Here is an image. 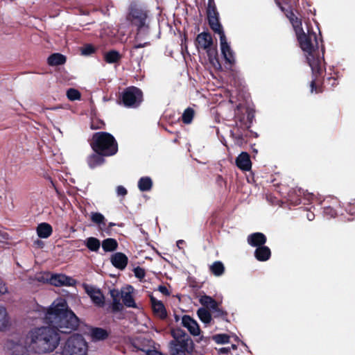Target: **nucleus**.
Instances as JSON below:
<instances>
[{"instance_id":"obj_1","label":"nucleus","mask_w":355,"mask_h":355,"mask_svg":"<svg viewBox=\"0 0 355 355\" xmlns=\"http://www.w3.org/2000/svg\"><path fill=\"white\" fill-rule=\"evenodd\" d=\"M296 37L300 47L306 53L307 62L312 71L313 79L310 84L311 92L321 93L322 89L320 86L316 85V81L323 71L322 62L324 60V54L325 51L324 46L322 44L323 42L321 40L322 55H320L317 35L313 30H309L307 33L304 31L297 34Z\"/></svg>"},{"instance_id":"obj_2","label":"nucleus","mask_w":355,"mask_h":355,"mask_svg":"<svg viewBox=\"0 0 355 355\" xmlns=\"http://www.w3.org/2000/svg\"><path fill=\"white\" fill-rule=\"evenodd\" d=\"M44 322L57 332L69 334L78 329L80 320L69 307L65 299L59 297L47 309Z\"/></svg>"},{"instance_id":"obj_3","label":"nucleus","mask_w":355,"mask_h":355,"mask_svg":"<svg viewBox=\"0 0 355 355\" xmlns=\"http://www.w3.org/2000/svg\"><path fill=\"white\" fill-rule=\"evenodd\" d=\"M60 337L52 327H35L28 331L25 343L37 354L53 352L59 345Z\"/></svg>"},{"instance_id":"obj_4","label":"nucleus","mask_w":355,"mask_h":355,"mask_svg":"<svg viewBox=\"0 0 355 355\" xmlns=\"http://www.w3.org/2000/svg\"><path fill=\"white\" fill-rule=\"evenodd\" d=\"M207 17L210 28L219 35L222 55L225 59V67L232 70L235 64L234 53L227 43L223 26L219 21V13L216 7L207 9Z\"/></svg>"},{"instance_id":"obj_5","label":"nucleus","mask_w":355,"mask_h":355,"mask_svg":"<svg viewBox=\"0 0 355 355\" xmlns=\"http://www.w3.org/2000/svg\"><path fill=\"white\" fill-rule=\"evenodd\" d=\"M89 141L92 150H97L108 157L115 155L119 150L117 141L107 132L94 133Z\"/></svg>"},{"instance_id":"obj_6","label":"nucleus","mask_w":355,"mask_h":355,"mask_svg":"<svg viewBox=\"0 0 355 355\" xmlns=\"http://www.w3.org/2000/svg\"><path fill=\"white\" fill-rule=\"evenodd\" d=\"M128 19L137 27L136 40H142L150 32L148 11L137 6H131L128 14Z\"/></svg>"},{"instance_id":"obj_7","label":"nucleus","mask_w":355,"mask_h":355,"mask_svg":"<svg viewBox=\"0 0 355 355\" xmlns=\"http://www.w3.org/2000/svg\"><path fill=\"white\" fill-rule=\"evenodd\" d=\"M171 336L173 338L170 343L171 355H186L193 352V340L184 331L180 328L172 329Z\"/></svg>"},{"instance_id":"obj_8","label":"nucleus","mask_w":355,"mask_h":355,"mask_svg":"<svg viewBox=\"0 0 355 355\" xmlns=\"http://www.w3.org/2000/svg\"><path fill=\"white\" fill-rule=\"evenodd\" d=\"M235 126L230 131L231 137L233 138L236 145L242 146L247 144L248 137L250 136V132L245 128L246 112L245 108L242 110L240 106H237L234 114Z\"/></svg>"},{"instance_id":"obj_9","label":"nucleus","mask_w":355,"mask_h":355,"mask_svg":"<svg viewBox=\"0 0 355 355\" xmlns=\"http://www.w3.org/2000/svg\"><path fill=\"white\" fill-rule=\"evenodd\" d=\"M120 101L126 107L137 108L144 101L143 92L135 86L128 87L121 94Z\"/></svg>"},{"instance_id":"obj_10","label":"nucleus","mask_w":355,"mask_h":355,"mask_svg":"<svg viewBox=\"0 0 355 355\" xmlns=\"http://www.w3.org/2000/svg\"><path fill=\"white\" fill-rule=\"evenodd\" d=\"M91 220L96 225H98L99 230L102 232H105L106 235H112V228L116 225L122 227L123 224H116L115 223L110 222L106 223V219L105 216L99 212H92L91 213Z\"/></svg>"},{"instance_id":"obj_11","label":"nucleus","mask_w":355,"mask_h":355,"mask_svg":"<svg viewBox=\"0 0 355 355\" xmlns=\"http://www.w3.org/2000/svg\"><path fill=\"white\" fill-rule=\"evenodd\" d=\"M4 347L11 352V355H28V352L31 350L25 343V338H21L17 341L8 340Z\"/></svg>"},{"instance_id":"obj_12","label":"nucleus","mask_w":355,"mask_h":355,"mask_svg":"<svg viewBox=\"0 0 355 355\" xmlns=\"http://www.w3.org/2000/svg\"><path fill=\"white\" fill-rule=\"evenodd\" d=\"M194 43L198 51H206L213 46V38L210 33L204 31L197 35Z\"/></svg>"},{"instance_id":"obj_13","label":"nucleus","mask_w":355,"mask_h":355,"mask_svg":"<svg viewBox=\"0 0 355 355\" xmlns=\"http://www.w3.org/2000/svg\"><path fill=\"white\" fill-rule=\"evenodd\" d=\"M49 282L55 286H73L76 284L75 279L63 274L52 275Z\"/></svg>"},{"instance_id":"obj_14","label":"nucleus","mask_w":355,"mask_h":355,"mask_svg":"<svg viewBox=\"0 0 355 355\" xmlns=\"http://www.w3.org/2000/svg\"><path fill=\"white\" fill-rule=\"evenodd\" d=\"M93 151L94 153L87 157V163L89 167L92 169L104 164L105 162V157H107L106 155H104L97 150Z\"/></svg>"},{"instance_id":"obj_15","label":"nucleus","mask_w":355,"mask_h":355,"mask_svg":"<svg viewBox=\"0 0 355 355\" xmlns=\"http://www.w3.org/2000/svg\"><path fill=\"white\" fill-rule=\"evenodd\" d=\"M182 325L187 328L193 336H198L200 332L198 322L190 315H184L182 318Z\"/></svg>"},{"instance_id":"obj_16","label":"nucleus","mask_w":355,"mask_h":355,"mask_svg":"<svg viewBox=\"0 0 355 355\" xmlns=\"http://www.w3.org/2000/svg\"><path fill=\"white\" fill-rule=\"evenodd\" d=\"M150 301L154 313L162 320L166 319L167 317V311L163 302L157 300L153 295L150 297Z\"/></svg>"},{"instance_id":"obj_17","label":"nucleus","mask_w":355,"mask_h":355,"mask_svg":"<svg viewBox=\"0 0 355 355\" xmlns=\"http://www.w3.org/2000/svg\"><path fill=\"white\" fill-rule=\"evenodd\" d=\"M86 293L96 306L100 307L104 306L105 297L100 289H96L94 287H87Z\"/></svg>"},{"instance_id":"obj_18","label":"nucleus","mask_w":355,"mask_h":355,"mask_svg":"<svg viewBox=\"0 0 355 355\" xmlns=\"http://www.w3.org/2000/svg\"><path fill=\"white\" fill-rule=\"evenodd\" d=\"M110 261L116 268L123 270L128 265V258L123 252H116L112 255Z\"/></svg>"},{"instance_id":"obj_19","label":"nucleus","mask_w":355,"mask_h":355,"mask_svg":"<svg viewBox=\"0 0 355 355\" xmlns=\"http://www.w3.org/2000/svg\"><path fill=\"white\" fill-rule=\"evenodd\" d=\"M110 332L101 327H92L89 330V336L92 341H103L106 340Z\"/></svg>"},{"instance_id":"obj_20","label":"nucleus","mask_w":355,"mask_h":355,"mask_svg":"<svg viewBox=\"0 0 355 355\" xmlns=\"http://www.w3.org/2000/svg\"><path fill=\"white\" fill-rule=\"evenodd\" d=\"M236 164L239 168L244 171L251 169L252 162L250 155L246 152H242L236 159Z\"/></svg>"},{"instance_id":"obj_21","label":"nucleus","mask_w":355,"mask_h":355,"mask_svg":"<svg viewBox=\"0 0 355 355\" xmlns=\"http://www.w3.org/2000/svg\"><path fill=\"white\" fill-rule=\"evenodd\" d=\"M248 243L252 247H261L266 243L267 238L264 234L255 232L250 234L247 239Z\"/></svg>"},{"instance_id":"obj_22","label":"nucleus","mask_w":355,"mask_h":355,"mask_svg":"<svg viewBox=\"0 0 355 355\" xmlns=\"http://www.w3.org/2000/svg\"><path fill=\"white\" fill-rule=\"evenodd\" d=\"M110 294L112 299V311L114 313H116L122 311L123 309V306L120 302V298H121V292H120L118 289L113 288L110 291Z\"/></svg>"},{"instance_id":"obj_23","label":"nucleus","mask_w":355,"mask_h":355,"mask_svg":"<svg viewBox=\"0 0 355 355\" xmlns=\"http://www.w3.org/2000/svg\"><path fill=\"white\" fill-rule=\"evenodd\" d=\"M209 61L210 64L216 69H221L222 66L220 64L217 49L216 47L211 46V48L207 49L206 51Z\"/></svg>"},{"instance_id":"obj_24","label":"nucleus","mask_w":355,"mask_h":355,"mask_svg":"<svg viewBox=\"0 0 355 355\" xmlns=\"http://www.w3.org/2000/svg\"><path fill=\"white\" fill-rule=\"evenodd\" d=\"M270 249L266 245L257 248L254 251V257L259 261H266L270 259Z\"/></svg>"},{"instance_id":"obj_25","label":"nucleus","mask_w":355,"mask_h":355,"mask_svg":"<svg viewBox=\"0 0 355 355\" xmlns=\"http://www.w3.org/2000/svg\"><path fill=\"white\" fill-rule=\"evenodd\" d=\"M52 232L53 228L51 225L46 223H42L37 227V234L42 239L49 238L52 234Z\"/></svg>"},{"instance_id":"obj_26","label":"nucleus","mask_w":355,"mask_h":355,"mask_svg":"<svg viewBox=\"0 0 355 355\" xmlns=\"http://www.w3.org/2000/svg\"><path fill=\"white\" fill-rule=\"evenodd\" d=\"M66 57L59 53H55L49 55L47 59V63L49 66H58L64 64L66 62Z\"/></svg>"},{"instance_id":"obj_27","label":"nucleus","mask_w":355,"mask_h":355,"mask_svg":"<svg viewBox=\"0 0 355 355\" xmlns=\"http://www.w3.org/2000/svg\"><path fill=\"white\" fill-rule=\"evenodd\" d=\"M104 60L108 64H115L120 62L122 55L116 50H110L104 53Z\"/></svg>"},{"instance_id":"obj_28","label":"nucleus","mask_w":355,"mask_h":355,"mask_svg":"<svg viewBox=\"0 0 355 355\" xmlns=\"http://www.w3.org/2000/svg\"><path fill=\"white\" fill-rule=\"evenodd\" d=\"M10 325V318L6 309L0 306V331H5Z\"/></svg>"},{"instance_id":"obj_29","label":"nucleus","mask_w":355,"mask_h":355,"mask_svg":"<svg viewBox=\"0 0 355 355\" xmlns=\"http://www.w3.org/2000/svg\"><path fill=\"white\" fill-rule=\"evenodd\" d=\"M153 187V181L150 177L141 178L138 181V188L141 191H148Z\"/></svg>"},{"instance_id":"obj_30","label":"nucleus","mask_w":355,"mask_h":355,"mask_svg":"<svg viewBox=\"0 0 355 355\" xmlns=\"http://www.w3.org/2000/svg\"><path fill=\"white\" fill-rule=\"evenodd\" d=\"M102 248L105 252H113L118 248V242L116 239L108 238L103 241Z\"/></svg>"},{"instance_id":"obj_31","label":"nucleus","mask_w":355,"mask_h":355,"mask_svg":"<svg viewBox=\"0 0 355 355\" xmlns=\"http://www.w3.org/2000/svg\"><path fill=\"white\" fill-rule=\"evenodd\" d=\"M123 304L127 307L136 308L137 304L130 291H121Z\"/></svg>"},{"instance_id":"obj_32","label":"nucleus","mask_w":355,"mask_h":355,"mask_svg":"<svg viewBox=\"0 0 355 355\" xmlns=\"http://www.w3.org/2000/svg\"><path fill=\"white\" fill-rule=\"evenodd\" d=\"M86 247L92 252H97L101 246V242L99 239L95 237H89L85 241Z\"/></svg>"},{"instance_id":"obj_33","label":"nucleus","mask_w":355,"mask_h":355,"mask_svg":"<svg viewBox=\"0 0 355 355\" xmlns=\"http://www.w3.org/2000/svg\"><path fill=\"white\" fill-rule=\"evenodd\" d=\"M211 272L215 276H221L225 272V267L221 261H216L209 267Z\"/></svg>"},{"instance_id":"obj_34","label":"nucleus","mask_w":355,"mask_h":355,"mask_svg":"<svg viewBox=\"0 0 355 355\" xmlns=\"http://www.w3.org/2000/svg\"><path fill=\"white\" fill-rule=\"evenodd\" d=\"M200 302L202 305L209 307L212 311L217 308L218 302L209 295H203L200 298Z\"/></svg>"},{"instance_id":"obj_35","label":"nucleus","mask_w":355,"mask_h":355,"mask_svg":"<svg viewBox=\"0 0 355 355\" xmlns=\"http://www.w3.org/2000/svg\"><path fill=\"white\" fill-rule=\"evenodd\" d=\"M197 315L199 319L205 324H209L211 320V315L210 312L205 308L198 309L197 311Z\"/></svg>"},{"instance_id":"obj_36","label":"nucleus","mask_w":355,"mask_h":355,"mask_svg":"<svg viewBox=\"0 0 355 355\" xmlns=\"http://www.w3.org/2000/svg\"><path fill=\"white\" fill-rule=\"evenodd\" d=\"M194 110L190 107H187L182 115V121L185 124H189L192 122L194 117Z\"/></svg>"},{"instance_id":"obj_37","label":"nucleus","mask_w":355,"mask_h":355,"mask_svg":"<svg viewBox=\"0 0 355 355\" xmlns=\"http://www.w3.org/2000/svg\"><path fill=\"white\" fill-rule=\"evenodd\" d=\"M290 22L293 26L296 35L304 32V29L302 28V21L300 18L295 17V19H293V20Z\"/></svg>"},{"instance_id":"obj_38","label":"nucleus","mask_w":355,"mask_h":355,"mask_svg":"<svg viewBox=\"0 0 355 355\" xmlns=\"http://www.w3.org/2000/svg\"><path fill=\"white\" fill-rule=\"evenodd\" d=\"M67 96L70 101L79 100L81 98L80 92L74 88H69L67 91Z\"/></svg>"},{"instance_id":"obj_39","label":"nucleus","mask_w":355,"mask_h":355,"mask_svg":"<svg viewBox=\"0 0 355 355\" xmlns=\"http://www.w3.org/2000/svg\"><path fill=\"white\" fill-rule=\"evenodd\" d=\"M245 112H246L245 128H247V130H248L252 124L253 119L254 118V112L248 107H245Z\"/></svg>"},{"instance_id":"obj_40","label":"nucleus","mask_w":355,"mask_h":355,"mask_svg":"<svg viewBox=\"0 0 355 355\" xmlns=\"http://www.w3.org/2000/svg\"><path fill=\"white\" fill-rule=\"evenodd\" d=\"M213 340L218 344H227L230 342V336L225 334H216L213 336Z\"/></svg>"},{"instance_id":"obj_41","label":"nucleus","mask_w":355,"mask_h":355,"mask_svg":"<svg viewBox=\"0 0 355 355\" xmlns=\"http://www.w3.org/2000/svg\"><path fill=\"white\" fill-rule=\"evenodd\" d=\"M95 52L96 48L91 44H86L81 49V53L84 55H90Z\"/></svg>"},{"instance_id":"obj_42","label":"nucleus","mask_w":355,"mask_h":355,"mask_svg":"<svg viewBox=\"0 0 355 355\" xmlns=\"http://www.w3.org/2000/svg\"><path fill=\"white\" fill-rule=\"evenodd\" d=\"M213 311L215 313V318H222L223 320L227 321V312L220 309L218 307V304L217 305V308H216V309H214Z\"/></svg>"},{"instance_id":"obj_43","label":"nucleus","mask_w":355,"mask_h":355,"mask_svg":"<svg viewBox=\"0 0 355 355\" xmlns=\"http://www.w3.org/2000/svg\"><path fill=\"white\" fill-rule=\"evenodd\" d=\"M105 125V123L101 120H92L90 123V128L92 130L103 129Z\"/></svg>"},{"instance_id":"obj_44","label":"nucleus","mask_w":355,"mask_h":355,"mask_svg":"<svg viewBox=\"0 0 355 355\" xmlns=\"http://www.w3.org/2000/svg\"><path fill=\"white\" fill-rule=\"evenodd\" d=\"M134 273L135 277L139 279H144L146 275L145 270L139 266L134 268Z\"/></svg>"},{"instance_id":"obj_45","label":"nucleus","mask_w":355,"mask_h":355,"mask_svg":"<svg viewBox=\"0 0 355 355\" xmlns=\"http://www.w3.org/2000/svg\"><path fill=\"white\" fill-rule=\"evenodd\" d=\"M324 214L328 218H334L336 216V211L331 207H327L324 208Z\"/></svg>"},{"instance_id":"obj_46","label":"nucleus","mask_w":355,"mask_h":355,"mask_svg":"<svg viewBox=\"0 0 355 355\" xmlns=\"http://www.w3.org/2000/svg\"><path fill=\"white\" fill-rule=\"evenodd\" d=\"M116 193L118 196H125L127 194L128 191L124 187L118 186L116 187Z\"/></svg>"},{"instance_id":"obj_47","label":"nucleus","mask_w":355,"mask_h":355,"mask_svg":"<svg viewBox=\"0 0 355 355\" xmlns=\"http://www.w3.org/2000/svg\"><path fill=\"white\" fill-rule=\"evenodd\" d=\"M286 17L289 19L290 21L293 20V19H295V17H297L291 8H290L288 10H286V12H285Z\"/></svg>"},{"instance_id":"obj_48","label":"nucleus","mask_w":355,"mask_h":355,"mask_svg":"<svg viewBox=\"0 0 355 355\" xmlns=\"http://www.w3.org/2000/svg\"><path fill=\"white\" fill-rule=\"evenodd\" d=\"M8 292V288L4 282L0 279V295L5 294Z\"/></svg>"},{"instance_id":"obj_49","label":"nucleus","mask_w":355,"mask_h":355,"mask_svg":"<svg viewBox=\"0 0 355 355\" xmlns=\"http://www.w3.org/2000/svg\"><path fill=\"white\" fill-rule=\"evenodd\" d=\"M149 45H150V42H144V43L136 44H135L132 46V49L130 50V53H132V50L140 49V48H144V47H146V46H149Z\"/></svg>"},{"instance_id":"obj_50","label":"nucleus","mask_w":355,"mask_h":355,"mask_svg":"<svg viewBox=\"0 0 355 355\" xmlns=\"http://www.w3.org/2000/svg\"><path fill=\"white\" fill-rule=\"evenodd\" d=\"M158 291L162 293L163 295H166V296H168L170 295V292L168 290V288H166V286H164V285H159L158 286Z\"/></svg>"},{"instance_id":"obj_51","label":"nucleus","mask_w":355,"mask_h":355,"mask_svg":"<svg viewBox=\"0 0 355 355\" xmlns=\"http://www.w3.org/2000/svg\"><path fill=\"white\" fill-rule=\"evenodd\" d=\"M345 209L350 215H355V205L349 204L346 207Z\"/></svg>"},{"instance_id":"obj_52","label":"nucleus","mask_w":355,"mask_h":355,"mask_svg":"<svg viewBox=\"0 0 355 355\" xmlns=\"http://www.w3.org/2000/svg\"><path fill=\"white\" fill-rule=\"evenodd\" d=\"M328 84L331 85L332 87H335L338 85V80L335 77H329L327 78Z\"/></svg>"},{"instance_id":"obj_53","label":"nucleus","mask_w":355,"mask_h":355,"mask_svg":"<svg viewBox=\"0 0 355 355\" xmlns=\"http://www.w3.org/2000/svg\"><path fill=\"white\" fill-rule=\"evenodd\" d=\"M146 355H163L161 352L157 350H148Z\"/></svg>"},{"instance_id":"obj_54","label":"nucleus","mask_w":355,"mask_h":355,"mask_svg":"<svg viewBox=\"0 0 355 355\" xmlns=\"http://www.w3.org/2000/svg\"><path fill=\"white\" fill-rule=\"evenodd\" d=\"M214 7H216V4H215V2H214V0H208V4H207V9H209V8H214Z\"/></svg>"},{"instance_id":"obj_55","label":"nucleus","mask_w":355,"mask_h":355,"mask_svg":"<svg viewBox=\"0 0 355 355\" xmlns=\"http://www.w3.org/2000/svg\"><path fill=\"white\" fill-rule=\"evenodd\" d=\"M184 243H185V241L184 240H178L176 243V245L179 249H182V245H184Z\"/></svg>"},{"instance_id":"obj_56","label":"nucleus","mask_w":355,"mask_h":355,"mask_svg":"<svg viewBox=\"0 0 355 355\" xmlns=\"http://www.w3.org/2000/svg\"><path fill=\"white\" fill-rule=\"evenodd\" d=\"M276 3L279 9L285 14V12H286L287 9L282 6V3L279 1H277Z\"/></svg>"},{"instance_id":"obj_57","label":"nucleus","mask_w":355,"mask_h":355,"mask_svg":"<svg viewBox=\"0 0 355 355\" xmlns=\"http://www.w3.org/2000/svg\"><path fill=\"white\" fill-rule=\"evenodd\" d=\"M220 353L227 354L230 352V348L228 347H222L219 349Z\"/></svg>"},{"instance_id":"obj_58","label":"nucleus","mask_w":355,"mask_h":355,"mask_svg":"<svg viewBox=\"0 0 355 355\" xmlns=\"http://www.w3.org/2000/svg\"><path fill=\"white\" fill-rule=\"evenodd\" d=\"M307 218L309 220H311L314 218V214L313 213H309L307 214Z\"/></svg>"},{"instance_id":"obj_59","label":"nucleus","mask_w":355,"mask_h":355,"mask_svg":"<svg viewBox=\"0 0 355 355\" xmlns=\"http://www.w3.org/2000/svg\"><path fill=\"white\" fill-rule=\"evenodd\" d=\"M235 340L237 341V342H241L242 345L247 347L246 344L243 341L240 340V339L239 338L238 336H236Z\"/></svg>"},{"instance_id":"obj_60","label":"nucleus","mask_w":355,"mask_h":355,"mask_svg":"<svg viewBox=\"0 0 355 355\" xmlns=\"http://www.w3.org/2000/svg\"><path fill=\"white\" fill-rule=\"evenodd\" d=\"M174 318H175V322H178L180 320V316L177 314H174Z\"/></svg>"},{"instance_id":"obj_61","label":"nucleus","mask_w":355,"mask_h":355,"mask_svg":"<svg viewBox=\"0 0 355 355\" xmlns=\"http://www.w3.org/2000/svg\"><path fill=\"white\" fill-rule=\"evenodd\" d=\"M232 348L233 349H237V346H236V345H234V344H232Z\"/></svg>"}]
</instances>
